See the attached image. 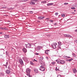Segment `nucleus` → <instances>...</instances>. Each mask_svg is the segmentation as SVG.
<instances>
[{"label":"nucleus","instance_id":"obj_50","mask_svg":"<svg viewBox=\"0 0 77 77\" xmlns=\"http://www.w3.org/2000/svg\"><path fill=\"white\" fill-rule=\"evenodd\" d=\"M57 25V23H55L54 24V25Z\"/></svg>","mask_w":77,"mask_h":77},{"label":"nucleus","instance_id":"obj_21","mask_svg":"<svg viewBox=\"0 0 77 77\" xmlns=\"http://www.w3.org/2000/svg\"><path fill=\"white\" fill-rule=\"evenodd\" d=\"M0 75L2 76L4 75V73H0Z\"/></svg>","mask_w":77,"mask_h":77},{"label":"nucleus","instance_id":"obj_57","mask_svg":"<svg viewBox=\"0 0 77 77\" xmlns=\"http://www.w3.org/2000/svg\"><path fill=\"white\" fill-rule=\"evenodd\" d=\"M32 9H34V10H35V8H32Z\"/></svg>","mask_w":77,"mask_h":77},{"label":"nucleus","instance_id":"obj_20","mask_svg":"<svg viewBox=\"0 0 77 77\" xmlns=\"http://www.w3.org/2000/svg\"><path fill=\"white\" fill-rule=\"evenodd\" d=\"M39 59L41 60H43V59H44V57H40Z\"/></svg>","mask_w":77,"mask_h":77},{"label":"nucleus","instance_id":"obj_55","mask_svg":"<svg viewBox=\"0 0 77 77\" xmlns=\"http://www.w3.org/2000/svg\"><path fill=\"white\" fill-rule=\"evenodd\" d=\"M49 19H50V18H48L46 19V20H49Z\"/></svg>","mask_w":77,"mask_h":77},{"label":"nucleus","instance_id":"obj_58","mask_svg":"<svg viewBox=\"0 0 77 77\" xmlns=\"http://www.w3.org/2000/svg\"><path fill=\"white\" fill-rule=\"evenodd\" d=\"M14 50V48H12V49H11L12 51V50Z\"/></svg>","mask_w":77,"mask_h":77},{"label":"nucleus","instance_id":"obj_4","mask_svg":"<svg viewBox=\"0 0 77 77\" xmlns=\"http://www.w3.org/2000/svg\"><path fill=\"white\" fill-rule=\"evenodd\" d=\"M19 63L21 65H24V63H23V61L21 59H20L19 60Z\"/></svg>","mask_w":77,"mask_h":77},{"label":"nucleus","instance_id":"obj_47","mask_svg":"<svg viewBox=\"0 0 77 77\" xmlns=\"http://www.w3.org/2000/svg\"><path fill=\"white\" fill-rule=\"evenodd\" d=\"M74 42H76L77 43V40H75L74 41Z\"/></svg>","mask_w":77,"mask_h":77},{"label":"nucleus","instance_id":"obj_5","mask_svg":"<svg viewBox=\"0 0 77 77\" xmlns=\"http://www.w3.org/2000/svg\"><path fill=\"white\" fill-rule=\"evenodd\" d=\"M26 45V48H31L32 45L31 44H25Z\"/></svg>","mask_w":77,"mask_h":77},{"label":"nucleus","instance_id":"obj_27","mask_svg":"<svg viewBox=\"0 0 77 77\" xmlns=\"http://www.w3.org/2000/svg\"><path fill=\"white\" fill-rule=\"evenodd\" d=\"M69 60V62H71V61H72V60H73V59L71 58Z\"/></svg>","mask_w":77,"mask_h":77},{"label":"nucleus","instance_id":"obj_38","mask_svg":"<svg viewBox=\"0 0 77 77\" xmlns=\"http://www.w3.org/2000/svg\"><path fill=\"white\" fill-rule=\"evenodd\" d=\"M67 34H64V36H65L66 37H67Z\"/></svg>","mask_w":77,"mask_h":77},{"label":"nucleus","instance_id":"obj_34","mask_svg":"<svg viewBox=\"0 0 77 77\" xmlns=\"http://www.w3.org/2000/svg\"><path fill=\"white\" fill-rule=\"evenodd\" d=\"M30 64L31 65H33V62L32 61H30Z\"/></svg>","mask_w":77,"mask_h":77},{"label":"nucleus","instance_id":"obj_62","mask_svg":"<svg viewBox=\"0 0 77 77\" xmlns=\"http://www.w3.org/2000/svg\"><path fill=\"white\" fill-rule=\"evenodd\" d=\"M6 15H7V16H8L7 15H4V16H6Z\"/></svg>","mask_w":77,"mask_h":77},{"label":"nucleus","instance_id":"obj_42","mask_svg":"<svg viewBox=\"0 0 77 77\" xmlns=\"http://www.w3.org/2000/svg\"><path fill=\"white\" fill-rule=\"evenodd\" d=\"M50 21L51 23H53V20H50Z\"/></svg>","mask_w":77,"mask_h":77},{"label":"nucleus","instance_id":"obj_3","mask_svg":"<svg viewBox=\"0 0 77 77\" xmlns=\"http://www.w3.org/2000/svg\"><path fill=\"white\" fill-rule=\"evenodd\" d=\"M65 61L64 60H60L59 64H65Z\"/></svg>","mask_w":77,"mask_h":77},{"label":"nucleus","instance_id":"obj_30","mask_svg":"<svg viewBox=\"0 0 77 77\" xmlns=\"http://www.w3.org/2000/svg\"><path fill=\"white\" fill-rule=\"evenodd\" d=\"M63 57L65 58V59H67L68 57L67 56H64Z\"/></svg>","mask_w":77,"mask_h":77},{"label":"nucleus","instance_id":"obj_14","mask_svg":"<svg viewBox=\"0 0 77 77\" xmlns=\"http://www.w3.org/2000/svg\"><path fill=\"white\" fill-rule=\"evenodd\" d=\"M34 72L35 73H38V70L37 69H35L34 70Z\"/></svg>","mask_w":77,"mask_h":77},{"label":"nucleus","instance_id":"obj_28","mask_svg":"<svg viewBox=\"0 0 77 77\" xmlns=\"http://www.w3.org/2000/svg\"><path fill=\"white\" fill-rule=\"evenodd\" d=\"M58 14H59L58 13H55V15L56 16H57V15H58Z\"/></svg>","mask_w":77,"mask_h":77},{"label":"nucleus","instance_id":"obj_59","mask_svg":"<svg viewBox=\"0 0 77 77\" xmlns=\"http://www.w3.org/2000/svg\"><path fill=\"white\" fill-rule=\"evenodd\" d=\"M11 9H14V8H11Z\"/></svg>","mask_w":77,"mask_h":77},{"label":"nucleus","instance_id":"obj_49","mask_svg":"<svg viewBox=\"0 0 77 77\" xmlns=\"http://www.w3.org/2000/svg\"><path fill=\"white\" fill-rule=\"evenodd\" d=\"M46 58L47 59H48V57H46Z\"/></svg>","mask_w":77,"mask_h":77},{"label":"nucleus","instance_id":"obj_29","mask_svg":"<svg viewBox=\"0 0 77 77\" xmlns=\"http://www.w3.org/2000/svg\"><path fill=\"white\" fill-rule=\"evenodd\" d=\"M32 1L33 2H35V3H36V2H38V0H32Z\"/></svg>","mask_w":77,"mask_h":77},{"label":"nucleus","instance_id":"obj_46","mask_svg":"<svg viewBox=\"0 0 77 77\" xmlns=\"http://www.w3.org/2000/svg\"><path fill=\"white\" fill-rule=\"evenodd\" d=\"M33 61H35V62H38V61L35 60V59H34V60H33Z\"/></svg>","mask_w":77,"mask_h":77},{"label":"nucleus","instance_id":"obj_10","mask_svg":"<svg viewBox=\"0 0 77 77\" xmlns=\"http://www.w3.org/2000/svg\"><path fill=\"white\" fill-rule=\"evenodd\" d=\"M50 51V50H48L45 51V53L46 54H48V53H49Z\"/></svg>","mask_w":77,"mask_h":77},{"label":"nucleus","instance_id":"obj_51","mask_svg":"<svg viewBox=\"0 0 77 77\" xmlns=\"http://www.w3.org/2000/svg\"><path fill=\"white\" fill-rule=\"evenodd\" d=\"M75 32H77V29L75 30Z\"/></svg>","mask_w":77,"mask_h":77},{"label":"nucleus","instance_id":"obj_8","mask_svg":"<svg viewBox=\"0 0 77 77\" xmlns=\"http://www.w3.org/2000/svg\"><path fill=\"white\" fill-rule=\"evenodd\" d=\"M4 37L5 38L8 39V38H9V35H4Z\"/></svg>","mask_w":77,"mask_h":77},{"label":"nucleus","instance_id":"obj_54","mask_svg":"<svg viewBox=\"0 0 77 77\" xmlns=\"http://www.w3.org/2000/svg\"><path fill=\"white\" fill-rule=\"evenodd\" d=\"M37 22H38V23H40V21H39V20H38V21H37Z\"/></svg>","mask_w":77,"mask_h":77},{"label":"nucleus","instance_id":"obj_6","mask_svg":"<svg viewBox=\"0 0 77 77\" xmlns=\"http://www.w3.org/2000/svg\"><path fill=\"white\" fill-rule=\"evenodd\" d=\"M5 72L7 74H9L11 73V71L7 69Z\"/></svg>","mask_w":77,"mask_h":77},{"label":"nucleus","instance_id":"obj_17","mask_svg":"<svg viewBox=\"0 0 77 77\" xmlns=\"http://www.w3.org/2000/svg\"><path fill=\"white\" fill-rule=\"evenodd\" d=\"M58 45L59 46H61L62 45V43L60 42H58Z\"/></svg>","mask_w":77,"mask_h":77},{"label":"nucleus","instance_id":"obj_60","mask_svg":"<svg viewBox=\"0 0 77 77\" xmlns=\"http://www.w3.org/2000/svg\"><path fill=\"white\" fill-rule=\"evenodd\" d=\"M57 67H56V69H57Z\"/></svg>","mask_w":77,"mask_h":77},{"label":"nucleus","instance_id":"obj_52","mask_svg":"<svg viewBox=\"0 0 77 77\" xmlns=\"http://www.w3.org/2000/svg\"><path fill=\"white\" fill-rule=\"evenodd\" d=\"M66 61H67V62H69V60L67 59V60H66Z\"/></svg>","mask_w":77,"mask_h":77},{"label":"nucleus","instance_id":"obj_16","mask_svg":"<svg viewBox=\"0 0 77 77\" xmlns=\"http://www.w3.org/2000/svg\"><path fill=\"white\" fill-rule=\"evenodd\" d=\"M46 3H47V2L45 1L41 2V3H42V4H45Z\"/></svg>","mask_w":77,"mask_h":77},{"label":"nucleus","instance_id":"obj_35","mask_svg":"<svg viewBox=\"0 0 77 77\" xmlns=\"http://www.w3.org/2000/svg\"><path fill=\"white\" fill-rule=\"evenodd\" d=\"M50 5L51 6V5H53V3H49Z\"/></svg>","mask_w":77,"mask_h":77},{"label":"nucleus","instance_id":"obj_56","mask_svg":"<svg viewBox=\"0 0 77 77\" xmlns=\"http://www.w3.org/2000/svg\"><path fill=\"white\" fill-rule=\"evenodd\" d=\"M2 33H3V32H0V34H2Z\"/></svg>","mask_w":77,"mask_h":77},{"label":"nucleus","instance_id":"obj_19","mask_svg":"<svg viewBox=\"0 0 77 77\" xmlns=\"http://www.w3.org/2000/svg\"><path fill=\"white\" fill-rule=\"evenodd\" d=\"M67 37L68 38H72V37L70 35L67 34Z\"/></svg>","mask_w":77,"mask_h":77},{"label":"nucleus","instance_id":"obj_24","mask_svg":"<svg viewBox=\"0 0 77 77\" xmlns=\"http://www.w3.org/2000/svg\"><path fill=\"white\" fill-rule=\"evenodd\" d=\"M29 12L30 14H32L33 13V12L32 11H29Z\"/></svg>","mask_w":77,"mask_h":77},{"label":"nucleus","instance_id":"obj_64","mask_svg":"<svg viewBox=\"0 0 77 77\" xmlns=\"http://www.w3.org/2000/svg\"><path fill=\"white\" fill-rule=\"evenodd\" d=\"M26 0V1H27L28 0Z\"/></svg>","mask_w":77,"mask_h":77},{"label":"nucleus","instance_id":"obj_2","mask_svg":"<svg viewBox=\"0 0 77 77\" xmlns=\"http://www.w3.org/2000/svg\"><path fill=\"white\" fill-rule=\"evenodd\" d=\"M57 43H53L52 44V47L53 48L55 49V48H56V45H57Z\"/></svg>","mask_w":77,"mask_h":77},{"label":"nucleus","instance_id":"obj_23","mask_svg":"<svg viewBox=\"0 0 77 77\" xmlns=\"http://www.w3.org/2000/svg\"><path fill=\"white\" fill-rule=\"evenodd\" d=\"M65 14H62L61 15V17H65Z\"/></svg>","mask_w":77,"mask_h":77},{"label":"nucleus","instance_id":"obj_40","mask_svg":"<svg viewBox=\"0 0 77 77\" xmlns=\"http://www.w3.org/2000/svg\"><path fill=\"white\" fill-rule=\"evenodd\" d=\"M47 5L48 6H50V3H48V4H47Z\"/></svg>","mask_w":77,"mask_h":77},{"label":"nucleus","instance_id":"obj_45","mask_svg":"<svg viewBox=\"0 0 77 77\" xmlns=\"http://www.w3.org/2000/svg\"><path fill=\"white\" fill-rule=\"evenodd\" d=\"M35 54H36V55H39V53H36Z\"/></svg>","mask_w":77,"mask_h":77},{"label":"nucleus","instance_id":"obj_39","mask_svg":"<svg viewBox=\"0 0 77 77\" xmlns=\"http://www.w3.org/2000/svg\"><path fill=\"white\" fill-rule=\"evenodd\" d=\"M71 9H75V8L74 7H72L71 8Z\"/></svg>","mask_w":77,"mask_h":77},{"label":"nucleus","instance_id":"obj_32","mask_svg":"<svg viewBox=\"0 0 77 77\" xmlns=\"http://www.w3.org/2000/svg\"><path fill=\"white\" fill-rule=\"evenodd\" d=\"M64 5H68V3H64Z\"/></svg>","mask_w":77,"mask_h":77},{"label":"nucleus","instance_id":"obj_15","mask_svg":"<svg viewBox=\"0 0 77 77\" xmlns=\"http://www.w3.org/2000/svg\"><path fill=\"white\" fill-rule=\"evenodd\" d=\"M30 5H33L35 4V2H30Z\"/></svg>","mask_w":77,"mask_h":77},{"label":"nucleus","instance_id":"obj_31","mask_svg":"<svg viewBox=\"0 0 77 77\" xmlns=\"http://www.w3.org/2000/svg\"><path fill=\"white\" fill-rule=\"evenodd\" d=\"M57 77H62V76H61V75H57Z\"/></svg>","mask_w":77,"mask_h":77},{"label":"nucleus","instance_id":"obj_25","mask_svg":"<svg viewBox=\"0 0 77 77\" xmlns=\"http://www.w3.org/2000/svg\"><path fill=\"white\" fill-rule=\"evenodd\" d=\"M72 55L73 57H75L76 56V55H75V54L73 53L72 54Z\"/></svg>","mask_w":77,"mask_h":77},{"label":"nucleus","instance_id":"obj_41","mask_svg":"<svg viewBox=\"0 0 77 77\" xmlns=\"http://www.w3.org/2000/svg\"><path fill=\"white\" fill-rule=\"evenodd\" d=\"M55 70L57 71H59V69H55Z\"/></svg>","mask_w":77,"mask_h":77},{"label":"nucleus","instance_id":"obj_37","mask_svg":"<svg viewBox=\"0 0 77 77\" xmlns=\"http://www.w3.org/2000/svg\"><path fill=\"white\" fill-rule=\"evenodd\" d=\"M39 69L40 70V71H43V69H42V68H41V69H39Z\"/></svg>","mask_w":77,"mask_h":77},{"label":"nucleus","instance_id":"obj_44","mask_svg":"<svg viewBox=\"0 0 77 77\" xmlns=\"http://www.w3.org/2000/svg\"><path fill=\"white\" fill-rule=\"evenodd\" d=\"M1 29H2V30H4V28L3 27H1L0 28Z\"/></svg>","mask_w":77,"mask_h":77},{"label":"nucleus","instance_id":"obj_48","mask_svg":"<svg viewBox=\"0 0 77 77\" xmlns=\"http://www.w3.org/2000/svg\"><path fill=\"white\" fill-rule=\"evenodd\" d=\"M70 58H71L70 57H67V59H70Z\"/></svg>","mask_w":77,"mask_h":77},{"label":"nucleus","instance_id":"obj_63","mask_svg":"<svg viewBox=\"0 0 77 77\" xmlns=\"http://www.w3.org/2000/svg\"><path fill=\"white\" fill-rule=\"evenodd\" d=\"M8 22H10V21H8Z\"/></svg>","mask_w":77,"mask_h":77},{"label":"nucleus","instance_id":"obj_61","mask_svg":"<svg viewBox=\"0 0 77 77\" xmlns=\"http://www.w3.org/2000/svg\"><path fill=\"white\" fill-rule=\"evenodd\" d=\"M74 12H75V11H76V10H74Z\"/></svg>","mask_w":77,"mask_h":77},{"label":"nucleus","instance_id":"obj_33","mask_svg":"<svg viewBox=\"0 0 77 77\" xmlns=\"http://www.w3.org/2000/svg\"><path fill=\"white\" fill-rule=\"evenodd\" d=\"M55 62H52V65H55Z\"/></svg>","mask_w":77,"mask_h":77},{"label":"nucleus","instance_id":"obj_1","mask_svg":"<svg viewBox=\"0 0 77 77\" xmlns=\"http://www.w3.org/2000/svg\"><path fill=\"white\" fill-rule=\"evenodd\" d=\"M30 71H31V70L29 68H27L26 70V75H29L30 73Z\"/></svg>","mask_w":77,"mask_h":77},{"label":"nucleus","instance_id":"obj_13","mask_svg":"<svg viewBox=\"0 0 77 77\" xmlns=\"http://www.w3.org/2000/svg\"><path fill=\"white\" fill-rule=\"evenodd\" d=\"M40 68H41L42 69H43V71H45V68L44 67L42 66H41L40 67Z\"/></svg>","mask_w":77,"mask_h":77},{"label":"nucleus","instance_id":"obj_22","mask_svg":"<svg viewBox=\"0 0 77 77\" xmlns=\"http://www.w3.org/2000/svg\"><path fill=\"white\" fill-rule=\"evenodd\" d=\"M6 65H4V66H6V68H7V66H8V62H6Z\"/></svg>","mask_w":77,"mask_h":77},{"label":"nucleus","instance_id":"obj_36","mask_svg":"<svg viewBox=\"0 0 77 77\" xmlns=\"http://www.w3.org/2000/svg\"><path fill=\"white\" fill-rule=\"evenodd\" d=\"M4 30H8V29L7 28H6V27H5L4 28Z\"/></svg>","mask_w":77,"mask_h":77},{"label":"nucleus","instance_id":"obj_12","mask_svg":"<svg viewBox=\"0 0 77 77\" xmlns=\"http://www.w3.org/2000/svg\"><path fill=\"white\" fill-rule=\"evenodd\" d=\"M72 70L73 72V73H74L75 74L76 73V72H77V70L75 69H72Z\"/></svg>","mask_w":77,"mask_h":77},{"label":"nucleus","instance_id":"obj_18","mask_svg":"<svg viewBox=\"0 0 77 77\" xmlns=\"http://www.w3.org/2000/svg\"><path fill=\"white\" fill-rule=\"evenodd\" d=\"M60 61V60H56V62H57V63H58V64L59 63Z\"/></svg>","mask_w":77,"mask_h":77},{"label":"nucleus","instance_id":"obj_26","mask_svg":"<svg viewBox=\"0 0 77 77\" xmlns=\"http://www.w3.org/2000/svg\"><path fill=\"white\" fill-rule=\"evenodd\" d=\"M26 2V0H21V1H20V2Z\"/></svg>","mask_w":77,"mask_h":77},{"label":"nucleus","instance_id":"obj_9","mask_svg":"<svg viewBox=\"0 0 77 77\" xmlns=\"http://www.w3.org/2000/svg\"><path fill=\"white\" fill-rule=\"evenodd\" d=\"M42 47V46H38L37 47V50H40Z\"/></svg>","mask_w":77,"mask_h":77},{"label":"nucleus","instance_id":"obj_43","mask_svg":"<svg viewBox=\"0 0 77 77\" xmlns=\"http://www.w3.org/2000/svg\"><path fill=\"white\" fill-rule=\"evenodd\" d=\"M27 76H28V77H31V76H30V74H29V75H27Z\"/></svg>","mask_w":77,"mask_h":77},{"label":"nucleus","instance_id":"obj_7","mask_svg":"<svg viewBox=\"0 0 77 77\" xmlns=\"http://www.w3.org/2000/svg\"><path fill=\"white\" fill-rule=\"evenodd\" d=\"M22 50L23 52V53H26L27 52V49H26L25 48H23L22 49Z\"/></svg>","mask_w":77,"mask_h":77},{"label":"nucleus","instance_id":"obj_11","mask_svg":"<svg viewBox=\"0 0 77 77\" xmlns=\"http://www.w3.org/2000/svg\"><path fill=\"white\" fill-rule=\"evenodd\" d=\"M45 18V17H38V18L39 20H43V19H44Z\"/></svg>","mask_w":77,"mask_h":77},{"label":"nucleus","instance_id":"obj_53","mask_svg":"<svg viewBox=\"0 0 77 77\" xmlns=\"http://www.w3.org/2000/svg\"><path fill=\"white\" fill-rule=\"evenodd\" d=\"M58 48H59L60 49H61V47L60 46H58Z\"/></svg>","mask_w":77,"mask_h":77}]
</instances>
